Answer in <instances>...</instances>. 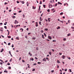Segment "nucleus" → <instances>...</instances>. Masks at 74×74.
I'll use <instances>...</instances> for the list:
<instances>
[{"mask_svg": "<svg viewBox=\"0 0 74 74\" xmlns=\"http://www.w3.org/2000/svg\"><path fill=\"white\" fill-rule=\"evenodd\" d=\"M22 61L24 63H25V61L24 60H22Z\"/></svg>", "mask_w": 74, "mask_h": 74, "instance_id": "obj_54", "label": "nucleus"}, {"mask_svg": "<svg viewBox=\"0 0 74 74\" xmlns=\"http://www.w3.org/2000/svg\"><path fill=\"white\" fill-rule=\"evenodd\" d=\"M4 73H8V71H4Z\"/></svg>", "mask_w": 74, "mask_h": 74, "instance_id": "obj_28", "label": "nucleus"}, {"mask_svg": "<svg viewBox=\"0 0 74 74\" xmlns=\"http://www.w3.org/2000/svg\"><path fill=\"white\" fill-rule=\"evenodd\" d=\"M57 5H58V3L56 4L55 5V7H56L57 6Z\"/></svg>", "mask_w": 74, "mask_h": 74, "instance_id": "obj_33", "label": "nucleus"}, {"mask_svg": "<svg viewBox=\"0 0 74 74\" xmlns=\"http://www.w3.org/2000/svg\"><path fill=\"white\" fill-rule=\"evenodd\" d=\"M0 64H3V63L2 62H0Z\"/></svg>", "mask_w": 74, "mask_h": 74, "instance_id": "obj_57", "label": "nucleus"}, {"mask_svg": "<svg viewBox=\"0 0 74 74\" xmlns=\"http://www.w3.org/2000/svg\"><path fill=\"white\" fill-rule=\"evenodd\" d=\"M22 12V10H20L18 11V12L19 13H20V12Z\"/></svg>", "mask_w": 74, "mask_h": 74, "instance_id": "obj_41", "label": "nucleus"}, {"mask_svg": "<svg viewBox=\"0 0 74 74\" xmlns=\"http://www.w3.org/2000/svg\"><path fill=\"white\" fill-rule=\"evenodd\" d=\"M8 45H11V43L9 42V43H8Z\"/></svg>", "mask_w": 74, "mask_h": 74, "instance_id": "obj_27", "label": "nucleus"}, {"mask_svg": "<svg viewBox=\"0 0 74 74\" xmlns=\"http://www.w3.org/2000/svg\"><path fill=\"white\" fill-rule=\"evenodd\" d=\"M69 72H72V71H71V70L70 69H69Z\"/></svg>", "mask_w": 74, "mask_h": 74, "instance_id": "obj_37", "label": "nucleus"}, {"mask_svg": "<svg viewBox=\"0 0 74 74\" xmlns=\"http://www.w3.org/2000/svg\"><path fill=\"white\" fill-rule=\"evenodd\" d=\"M9 54H10V55H11V51H9Z\"/></svg>", "mask_w": 74, "mask_h": 74, "instance_id": "obj_43", "label": "nucleus"}, {"mask_svg": "<svg viewBox=\"0 0 74 74\" xmlns=\"http://www.w3.org/2000/svg\"><path fill=\"white\" fill-rule=\"evenodd\" d=\"M8 38H11V37L10 36H8Z\"/></svg>", "mask_w": 74, "mask_h": 74, "instance_id": "obj_19", "label": "nucleus"}, {"mask_svg": "<svg viewBox=\"0 0 74 74\" xmlns=\"http://www.w3.org/2000/svg\"><path fill=\"white\" fill-rule=\"evenodd\" d=\"M4 27V28H5V29H7V26H5Z\"/></svg>", "mask_w": 74, "mask_h": 74, "instance_id": "obj_36", "label": "nucleus"}, {"mask_svg": "<svg viewBox=\"0 0 74 74\" xmlns=\"http://www.w3.org/2000/svg\"><path fill=\"white\" fill-rule=\"evenodd\" d=\"M60 21L61 22H62V23H63V22H64V21Z\"/></svg>", "mask_w": 74, "mask_h": 74, "instance_id": "obj_30", "label": "nucleus"}, {"mask_svg": "<svg viewBox=\"0 0 74 74\" xmlns=\"http://www.w3.org/2000/svg\"><path fill=\"white\" fill-rule=\"evenodd\" d=\"M32 39H33L34 40H36V38H32Z\"/></svg>", "mask_w": 74, "mask_h": 74, "instance_id": "obj_53", "label": "nucleus"}, {"mask_svg": "<svg viewBox=\"0 0 74 74\" xmlns=\"http://www.w3.org/2000/svg\"><path fill=\"white\" fill-rule=\"evenodd\" d=\"M12 18H13V19H15V18H16V17L14 16H13L12 17Z\"/></svg>", "mask_w": 74, "mask_h": 74, "instance_id": "obj_11", "label": "nucleus"}, {"mask_svg": "<svg viewBox=\"0 0 74 74\" xmlns=\"http://www.w3.org/2000/svg\"><path fill=\"white\" fill-rule=\"evenodd\" d=\"M36 64H36V63L34 64V66L35 65H36Z\"/></svg>", "mask_w": 74, "mask_h": 74, "instance_id": "obj_62", "label": "nucleus"}, {"mask_svg": "<svg viewBox=\"0 0 74 74\" xmlns=\"http://www.w3.org/2000/svg\"><path fill=\"white\" fill-rule=\"evenodd\" d=\"M41 32L42 33H43V32H44V31H43V30H41Z\"/></svg>", "mask_w": 74, "mask_h": 74, "instance_id": "obj_50", "label": "nucleus"}, {"mask_svg": "<svg viewBox=\"0 0 74 74\" xmlns=\"http://www.w3.org/2000/svg\"><path fill=\"white\" fill-rule=\"evenodd\" d=\"M39 9H38V10H39V11H40V10H41V8H40V7H41V6H39Z\"/></svg>", "mask_w": 74, "mask_h": 74, "instance_id": "obj_8", "label": "nucleus"}, {"mask_svg": "<svg viewBox=\"0 0 74 74\" xmlns=\"http://www.w3.org/2000/svg\"><path fill=\"white\" fill-rule=\"evenodd\" d=\"M42 38H43V39H44V38H45L44 37V35L43 34L42 35Z\"/></svg>", "mask_w": 74, "mask_h": 74, "instance_id": "obj_13", "label": "nucleus"}, {"mask_svg": "<svg viewBox=\"0 0 74 74\" xmlns=\"http://www.w3.org/2000/svg\"><path fill=\"white\" fill-rule=\"evenodd\" d=\"M57 63H60V61H59L58 60H57Z\"/></svg>", "mask_w": 74, "mask_h": 74, "instance_id": "obj_29", "label": "nucleus"}, {"mask_svg": "<svg viewBox=\"0 0 74 74\" xmlns=\"http://www.w3.org/2000/svg\"><path fill=\"white\" fill-rule=\"evenodd\" d=\"M3 51H4V49H1V52H3Z\"/></svg>", "mask_w": 74, "mask_h": 74, "instance_id": "obj_9", "label": "nucleus"}, {"mask_svg": "<svg viewBox=\"0 0 74 74\" xmlns=\"http://www.w3.org/2000/svg\"><path fill=\"white\" fill-rule=\"evenodd\" d=\"M38 64H41V63L40 62H38Z\"/></svg>", "mask_w": 74, "mask_h": 74, "instance_id": "obj_34", "label": "nucleus"}, {"mask_svg": "<svg viewBox=\"0 0 74 74\" xmlns=\"http://www.w3.org/2000/svg\"><path fill=\"white\" fill-rule=\"evenodd\" d=\"M60 29V27L59 26H58V27L57 28V29Z\"/></svg>", "mask_w": 74, "mask_h": 74, "instance_id": "obj_21", "label": "nucleus"}, {"mask_svg": "<svg viewBox=\"0 0 74 74\" xmlns=\"http://www.w3.org/2000/svg\"><path fill=\"white\" fill-rule=\"evenodd\" d=\"M42 1H40L39 4H42Z\"/></svg>", "mask_w": 74, "mask_h": 74, "instance_id": "obj_25", "label": "nucleus"}, {"mask_svg": "<svg viewBox=\"0 0 74 74\" xmlns=\"http://www.w3.org/2000/svg\"><path fill=\"white\" fill-rule=\"evenodd\" d=\"M43 61H44L45 62H47L45 58L43 59Z\"/></svg>", "mask_w": 74, "mask_h": 74, "instance_id": "obj_6", "label": "nucleus"}, {"mask_svg": "<svg viewBox=\"0 0 74 74\" xmlns=\"http://www.w3.org/2000/svg\"><path fill=\"white\" fill-rule=\"evenodd\" d=\"M59 55H62V53H59Z\"/></svg>", "mask_w": 74, "mask_h": 74, "instance_id": "obj_59", "label": "nucleus"}, {"mask_svg": "<svg viewBox=\"0 0 74 74\" xmlns=\"http://www.w3.org/2000/svg\"><path fill=\"white\" fill-rule=\"evenodd\" d=\"M17 3H19V2L18 1H17Z\"/></svg>", "mask_w": 74, "mask_h": 74, "instance_id": "obj_63", "label": "nucleus"}, {"mask_svg": "<svg viewBox=\"0 0 74 74\" xmlns=\"http://www.w3.org/2000/svg\"><path fill=\"white\" fill-rule=\"evenodd\" d=\"M48 38L50 39V40H51V39H52V38L51 37V36H48Z\"/></svg>", "mask_w": 74, "mask_h": 74, "instance_id": "obj_5", "label": "nucleus"}, {"mask_svg": "<svg viewBox=\"0 0 74 74\" xmlns=\"http://www.w3.org/2000/svg\"><path fill=\"white\" fill-rule=\"evenodd\" d=\"M28 54L29 55H30V56H32V54H31L30 52H29V53H28Z\"/></svg>", "mask_w": 74, "mask_h": 74, "instance_id": "obj_10", "label": "nucleus"}, {"mask_svg": "<svg viewBox=\"0 0 74 74\" xmlns=\"http://www.w3.org/2000/svg\"><path fill=\"white\" fill-rule=\"evenodd\" d=\"M63 40H64V41H66V38H64L63 39Z\"/></svg>", "mask_w": 74, "mask_h": 74, "instance_id": "obj_55", "label": "nucleus"}, {"mask_svg": "<svg viewBox=\"0 0 74 74\" xmlns=\"http://www.w3.org/2000/svg\"><path fill=\"white\" fill-rule=\"evenodd\" d=\"M45 31H48V29L47 28H45Z\"/></svg>", "mask_w": 74, "mask_h": 74, "instance_id": "obj_16", "label": "nucleus"}, {"mask_svg": "<svg viewBox=\"0 0 74 74\" xmlns=\"http://www.w3.org/2000/svg\"><path fill=\"white\" fill-rule=\"evenodd\" d=\"M49 55H52V53H51V52H50L49 53Z\"/></svg>", "mask_w": 74, "mask_h": 74, "instance_id": "obj_24", "label": "nucleus"}, {"mask_svg": "<svg viewBox=\"0 0 74 74\" xmlns=\"http://www.w3.org/2000/svg\"><path fill=\"white\" fill-rule=\"evenodd\" d=\"M44 36H45V37H47V35H46V34H45V33H44Z\"/></svg>", "mask_w": 74, "mask_h": 74, "instance_id": "obj_20", "label": "nucleus"}, {"mask_svg": "<svg viewBox=\"0 0 74 74\" xmlns=\"http://www.w3.org/2000/svg\"><path fill=\"white\" fill-rule=\"evenodd\" d=\"M51 73H53V72L54 71V70H52L51 71Z\"/></svg>", "mask_w": 74, "mask_h": 74, "instance_id": "obj_51", "label": "nucleus"}, {"mask_svg": "<svg viewBox=\"0 0 74 74\" xmlns=\"http://www.w3.org/2000/svg\"><path fill=\"white\" fill-rule=\"evenodd\" d=\"M11 61H12V58H11V59L10 60V62H11Z\"/></svg>", "mask_w": 74, "mask_h": 74, "instance_id": "obj_23", "label": "nucleus"}, {"mask_svg": "<svg viewBox=\"0 0 74 74\" xmlns=\"http://www.w3.org/2000/svg\"><path fill=\"white\" fill-rule=\"evenodd\" d=\"M69 5L68 4H67V3H64V6H65V5Z\"/></svg>", "mask_w": 74, "mask_h": 74, "instance_id": "obj_12", "label": "nucleus"}, {"mask_svg": "<svg viewBox=\"0 0 74 74\" xmlns=\"http://www.w3.org/2000/svg\"><path fill=\"white\" fill-rule=\"evenodd\" d=\"M62 58L63 59H65V58H66V56L64 55H63L62 56Z\"/></svg>", "mask_w": 74, "mask_h": 74, "instance_id": "obj_2", "label": "nucleus"}, {"mask_svg": "<svg viewBox=\"0 0 74 74\" xmlns=\"http://www.w3.org/2000/svg\"><path fill=\"white\" fill-rule=\"evenodd\" d=\"M7 22H5V23L4 24V25H7Z\"/></svg>", "mask_w": 74, "mask_h": 74, "instance_id": "obj_17", "label": "nucleus"}, {"mask_svg": "<svg viewBox=\"0 0 74 74\" xmlns=\"http://www.w3.org/2000/svg\"><path fill=\"white\" fill-rule=\"evenodd\" d=\"M7 65H8L9 66V65H10V63H8L7 64Z\"/></svg>", "mask_w": 74, "mask_h": 74, "instance_id": "obj_52", "label": "nucleus"}, {"mask_svg": "<svg viewBox=\"0 0 74 74\" xmlns=\"http://www.w3.org/2000/svg\"><path fill=\"white\" fill-rule=\"evenodd\" d=\"M51 11H53V10H54V9L53 8L51 10Z\"/></svg>", "mask_w": 74, "mask_h": 74, "instance_id": "obj_61", "label": "nucleus"}, {"mask_svg": "<svg viewBox=\"0 0 74 74\" xmlns=\"http://www.w3.org/2000/svg\"><path fill=\"white\" fill-rule=\"evenodd\" d=\"M19 23V22L17 21L16 20L15 21L14 23H15V24H16V23Z\"/></svg>", "mask_w": 74, "mask_h": 74, "instance_id": "obj_3", "label": "nucleus"}, {"mask_svg": "<svg viewBox=\"0 0 74 74\" xmlns=\"http://www.w3.org/2000/svg\"><path fill=\"white\" fill-rule=\"evenodd\" d=\"M14 15H16L17 14L16 13H14Z\"/></svg>", "mask_w": 74, "mask_h": 74, "instance_id": "obj_46", "label": "nucleus"}, {"mask_svg": "<svg viewBox=\"0 0 74 74\" xmlns=\"http://www.w3.org/2000/svg\"><path fill=\"white\" fill-rule=\"evenodd\" d=\"M70 36V34H68L67 36Z\"/></svg>", "mask_w": 74, "mask_h": 74, "instance_id": "obj_40", "label": "nucleus"}, {"mask_svg": "<svg viewBox=\"0 0 74 74\" xmlns=\"http://www.w3.org/2000/svg\"><path fill=\"white\" fill-rule=\"evenodd\" d=\"M35 59H36V60H37V59H38V58H37V57H35Z\"/></svg>", "mask_w": 74, "mask_h": 74, "instance_id": "obj_39", "label": "nucleus"}, {"mask_svg": "<svg viewBox=\"0 0 74 74\" xmlns=\"http://www.w3.org/2000/svg\"><path fill=\"white\" fill-rule=\"evenodd\" d=\"M14 45H12V48H13V47H14Z\"/></svg>", "mask_w": 74, "mask_h": 74, "instance_id": "obj_58", "label": "nucleus"}, {"mask_svg": "<svg viewBox=\"0 0 74 74\" xmlns=\"http://www.w3.org/2000/svg\"><path fill=\"white\" fill-rule=\"evenodd\" d=\"M20 30H22V32H23V29L22 28L20 29Z\"/></svg>", "mask_w": 74, "mask_h": 74, "instance_id": "obj_44", "label": "nucleus"}, {"mask_svg": "<svg viewBox=\"0 0 74 74\" xmlns=\"http://www.w3.org/2000/svg\"><path fill=\"white\" fill-rule=\"evenodd\" d=\"M0 31H1V32H3V29H0Z\"/></svg>", "mask_w": 74, "mask_h": 74, "instance_id": "obj_47", "label": "nucleus"}, {"mask_svg": "<svg viewBox=\"0 0 74 74\" xmlns=\"http://www.w3.org/2000/svg\"><path fill=\"white\" fill-rule=\"evenodd\" d=\"M39 25H42L41 24V22L40 21H39Z\"/></svg>", "mask_w": 74, "mask_h": 74, "instance_id": "obj_22", "label": "nucleus"}, {"mask_svg": "<svg viewBox=\"0 0 74 74\" xmlns=\"http://www.w3.org/2000/svg\"><path fill=\"white\" fill-rule=\"evenodd\" d=\"M21 3H22V4H25V2L23 1H21Z\"/></svg>", "mask_w": 74, "mask_h": 74, "instance_id": "obj_14", "label": "nucleus"}, {"mask_svg": "<svg viewBox=\"0 0 74 74\" xmlns=\"http://www.w3.org/2000/svg\"><path fill=\"white\" fill-rule=\"evenodd\" d=\"M8 4V3H6V2H5L4 4L5 5H6V4Z\"/></svg>", "mask_w": 74, "mask_h": 74, "instance_id": "obj_32", "label": "nucleus"}, {"mask_svg": "<svg viewBox=\"0 0 74 74\" xmlns=\"http://www.w3.org/2000/svg\"><path fill=\"white\" fill-rule=\"evenodd\" d=\"M50 19H51V18H48V22H50V21H51V20H50Z\"/></svg>", "mask_w": 74, "mask_h": 74, "instance_id": "obj_7", "label": "nucleus"}, {"mask_svg": "<svg viewBox=\"0 0 74 74\" xmlns=\"http://www.w3.org/2000/svg\"><path fill=\"white\" fill-rule=\"evenodd\" d=\"M8 69H11V67L9 66L8 67Z\"/></svg>", "mask_w": 74, "mask_h": 74, "instance_id": "obj_49", "label": "nucleus"}, {"mask_svg": "<svg viewBox=\"0 0 74 74\" xmlns=\"http://www.w3.org/2000/svg\"><path fill=\"white\" fill-rule=\"evenodd\" d=\"M47 11L48 12H50V10H49V9H48L47 10Z\"/></svg>", "mask_w": 74, "mask_h": 74, "instance_id": "obj_35", "label": "nucleus"}, {"mask_svg": "<svg viewBox=\"0 0 74 74\" xmlns=\"http://www.w3.org/2000/svg\"><path fill=\"white\" fill-rule=\"evenodd\" d=\"M45 6H46L45 5H43V7H44L45 8Z\"/></svg>", "mask_w": 74, "mask_h": 74, "instance_id": "obj_26", "label": "nucleus"}, {"mask_svg": "<svg viewBox=\"0 0 74 74\" xmlns=\"http://www.w3.org/2000/svg\"><path fill=\"white\" fill-rule=\"evenodd\" d=\"M46 59L48 60V61H49V59L48 58H46Z\"/></svg>", "mask_w": 74, "mask_h": 74, "instance_id": "obj_15", "label": "nucleus"}, {"mask_svg": "<svg viewBox=\"0 0 74 74\" xmlns=\"http://www.w3.org/2000/svg\"><path fill=\"white\" fill-rule=\"evenodd\" d=\"M60 14V15H63V13L61 12Z\"/></svg>", "mask_w": 74, "mask_h": 74, "instance_id": "obj_31", "label": "nucleus"}, {"mask_svg": "<svg viewBox=\"0 0 74 74\" xmlns=\"http://www.w3.org/2000/svg\"><path fill=\"white\" fill-rule=\"evenodd\" d=\"M16 40H19V38L18 37H17L16 38Z\"/></svg>", "mask_w": 74, "mask_h": 74, "instance_id": "obj_38", "label": "nucleus"}, {"mask_svg": "<svg viewBox=\"0 0 74 74\" xmlns=\"http://www.w3.org/2000/svg\"><path fill=\"white\" fill-rule=\"evenodd\" d=\"M45 1V0H43V2H44Z\"/></svg>", "mask_w": 74, "mask_h": 74, "instance_id": "obj_64", "label": "nucleus"}, {"mask_svg": "<svg viewBox=\"0 0 74 74\" xmlns=\"http://www.w3.org/2000/svg\"><path fill=\"white\" fill-rule=\"evenodd\" d=\"M36 27H38V23L37 22H36Z\"/></svg>", "mask_w": 74, "mask_h": 74, "instance_id": "obj_4", "label": "nucleus"}, {"mask_svg": "<svg viewBox=\"0 0 74 74\" xmlns=\"http://www.w3.org/2000/svg\"><path fill=\"white\" fill-rule=\"evenodd\" d=\"M32 8L33 9H36V7H35L34 6H33Z\"/></svg>", "mask_w": 74, "mask_h": 74, "instance_id": "obj_18", "label": "nucleus"}, {"mask_svg": "<svg viewBox=\"0 0 74 74\" xmlns=\"http://www.w3.org/2000/svg\"><path fill=\"white\" fill-rule=\"evenodd\" d=\"M71 29H74V27H71Z\"/></svg>", "mask_w": 74, "mask_h": 74, "instance_id": "obj_42", "label": "nucleus"}, {"mask_svg": "<svg viewBox=\"0 0 74 74\" xmlns=\"http://www.w3.org/2000/svg\"><path fill=\"white\" fill-rule=\"evenodd\" d=\"M0 61H1V62H3V60L0 59Z\"/></svg>", "mask_w": 74, "mask_h": 74, "instance_id": "obj_48", "label": "nucleus"}, {"mask_svg": "<svg viewBox=\"0 0 74 74\" xmlns=\"http://www.w3.org/2000/svg\"><path fill=\"white\" fill-rule=\"evenodd\" d=\"M53 42H56V40H53Z\"/></svg>", "mask_w": 74, "mask_h": 74, "instance_id": "obj_56", "label": "nucleus"}, {"mask_svg": "<svg viewBox=\"0 0 74 74\" xmlns=\"http://www.w3.org/2000/svg\"><path fill=\"white\" fill-rule=\"evenodd\" d=\"M7 62H8V60H6L5 61V62L7 63Z\"/></svg>", "mask_w": 74, "mask_h": 74, "instance_id": "obj_60", "label": "nucleus"}, {"mask_svg": "<svg viewBox=\"0 0 74 74\" xmlns=\"http://www.w3.org/2000/svg\"><path fill=\"white\" fill-rule=\"evenodd\" d=\"M35 69H33V70H32V71H35Z\"/></svg>", "mask_w": 74, "mask_h": 74, "instance_id": "obj_45", "label": "nucleus"}, {"mask_svg": "<svg viewBox=\"0 0 74 74\" xmlns=\"http://www.w3.org/2000/svg\"><path fill=\"white\" fill-rule=\"evenodd\" d=\"M49 8H52V7H53V6H52V5L50 4V3H49Z\"/></svg>", "mask_w": 74, "mask_h": 74, "instance_id": "obj_1", "label": "nucleus"}]
</instances>
